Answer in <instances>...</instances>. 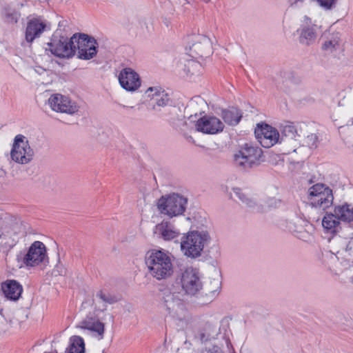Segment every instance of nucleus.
<instances>
[{"label":"nucleus","instance_id":"f257e3e1","mask_svg":"<svg viewBox=\"0 0 353 353\" xmlns=\"http://www.w3.org/2000/svg\"><path fill=\"white\" fill-rule=\"evenodd\" d=\"M150 275L157 281L166 280L174 273L172 254L164 250H149L145 258Z\"/></svg>","mask_w":353,"mask_h":353},{"label":"nucleus","instance_id":"f03ea898","mask_svg":"<svg viewBox=\"0 0 353 353\" xmlns=\"http://www.w3.org/2000/svg\"><path fill=\"white\" fill-rule=\"evenodd\" d=\"M210 239L205 230H194L183 236L181 241V250L187 257L195 259L201 255L205 245Z\"/></svg>","mask_w":353,"mask_h":353},{"label":"nucleus","instance_id":"7ed1b4c3","mask_svg":"<svg viewBox=\"0 0 353 353\" xmlns=\"http://www.w3.org/2000/svg\"><path fill=\"white\" fill-rule=\"evenodd\" d=\"M262 150L251 143H245L234 156L235 165L243 169L248 170L260 163Z\"/></svg>","mask_w":353,"mask_h":353},{"label":"nucleus","instance_id":"20e7f679","mask_svg":"<svg viewBox=\"0 0 353 353\" xmlns=\"http://www.w3.org/2000/svg\"><path fill=\"white\" fill-rule=\"evenodd\" d=\"M188 199L179 194H172L162 196L158 200L157 208L161 214L170 217L181 215L185 210Z\"/></svg>","mask_w":353,"mask_h":353},{"label":"nucleus","instance_id":"39448f33","mask_svg":"<svg viewBox=\"0 0 353 353\" xmlns=\"http://www.w3.org/2000/svg\"><path fill=\"white\" fill-rule=\"evenodd\" d=\"M71 43L74 46L77 57L82 60H90L97 53L98 43L95 39L83 33H76L71 37Z\"/></svg>","mask_w":353,"mask_h":353},{"label":"nucleus","instance_id":"423d86ee","mask_svg":"<svg viewBox=\"0 0 353 353\" xmlns=\"http://www.w3.org/2000/svg\"><path fill=\"white\" fill-rule=\"evenodd\" d=\"M33 157L34 151L27 137L21 134L16 135L10 150L11 159L17 163L25 165L29 163Z\"/></svg>","mask_w":353,"mask_h":353},{"label":"nucleus","instance_id":"0eeeda50","mask_svg":"<svg viewBox=\"0 0 353 353\" xmlns=\"http://www.w3.org/2000/svg\"><path fill=\"white\" fill-rule=\"evenodd\" d=\"M309 200L312 206L326 210L333 203L332 190L325 184L316 183L310 188Z\"/></svg>","mask_w":353,"mask_h":353},{"label":"nucleus","instance_id":"6e6552de","mask_svg":"<svg viewBox=\"0 0 353 353\" xmlns=\"http://www.w3.org/2000/svg\"><path fill=\"white\" fill-rule=\"evenodd\" d=\"M179 281L183 291L189 296L196 295L203 288L199 272L193 267H187L181 270Z\"/></svg>","mask_w":353,"mask_h":353},{"label":"nucleus","instance_id":"1a4fd4ad","mask_svg":"<svg viewBox=\"0 0 353 353\" xmlns=\"http://www.w3.org/2000/svg\"><path fill=\"white\" fill-rule=\"evenodd\" d=\"M105 310V305L103 307V308H97L96 305L94 310L92 312H89L85 315V316L79 323V324L77 325V327L83 330L89 331L99 340L103 339L105 333V325L99 320L97 312H102Z\"/></svg>","mask_w":353,"mask_h":353},{"label":"nucleus","instance_id":"9d476101","mask_svg":"<svg viewBox=\"0 0 353 353\" xmlns=\"http://www.w3.org/2000/svg\"><path fill=\"white\" fill-rule=\"evenodd\" d=\"M45 48L59 58L70 59L75 54V48L71 43V38L68 39L64 36L53 35Z\"/></svg>","mask_w":353,"mask_h":353},{"label":"nucleus","instance_id":"9b49d317","mask_svg":"<svg viewBox=\"0 0 353 353\" xmlns=\"http://www.w3.org/2000/svg\"><path fill=\"white\" fill-rule=\"evenodd\" d=\"M180 292L165 290L161 298L162 307L172 317H179L185 310L184 301Z\"/></svg>","mask_w":353,"mask_h":353},{"label":"nucleus","instance_id":"f8f14e48","mask_svg":"<svg viewBox=\"0 0 353 353\" xmlns=\"http://www.w3.org/2000/svg\"><path fill=\"white\" fill-rule=\"evenodd\" d=\"M48 103L53 111L70 115L77 113L79 109V106L75 101L61 94H52Z\"/></svg>","mask_w":353,"mask_h":353},{"label":"nucleus","instance_id":"ddd939ff","mask_svg":"<svg viewBox=\"0 0 353 353\" xmlns=\"http://www.w3.org/2000/svg\"><path fill=\"white\" fill-rule=\"evenodd\" d=\"M194 128L196 131L203 134H216L223 132L224 124L214 115H205L195 122Z\"/></svg>","mask_w":353,"mask_h":353},{"label":"nucleus","instance_id":"4468645a","mask_svg":"<svg viewBox=\"0 0 353 353\" xmlns=\"http://www.w3.org/2000/svg\"><path fill=\"white\" fill-rule=\"evenodd\" d=\"M47 257L46 247L39 241L33 242L23 258V263L27 267H35Z\"/></svg>","mask_w":353,"mask_h":353},{"label":"nucleus","instance_id":"2eb2a0df","mask_svg":"<svg viewBox=\"0 0 353 353\" xmlns=\"http://www.w3.org/2000/svg\"><path fill=\"white\" fill-rule=\"evenodd\" d=\"M255 136L263 148H269L278 143L279 133L276 129L268 125H257Z\"/></svg>","mask_w":353,"mask_h":353},{"label":"nucleus","instance_id":"dca6fc26","mask_svg":"<svg viewBox=\"0 0 353 353\" xmlns=\"http://www.w3.org/2000/svg\"><path fill=\"white\" fill-rule=\"evenodd\" d=\"M119 81L121 86L128 92H134L141 85L139 74L130 68H125L120 71Z\"/></svg>","mask_w":353,"mask_h":353},{"label":"nucleus","instance_id":"f3484780","mask_svg":"<svg viewBox=\"0 0 353 353\" xmlns=\"http://www.w3.org/2000/svg\"><path fill=\"white\" fill-rule=\"evenodd\" d=\"M316 28V26L312 25L311 19L305 17L304 23L296 30L300 43L310 46L314 43L317 37Z\"/></svg>","mask_w":353,"mask_h":353},{"label":"nucleus","instance_id":"a211bd4d","mask_svg":"<svg viewBox=\"0 0 353 353\" xmlns=\"http://www.w3.org/2000/svg\"><path fill=\"white\" fill-rule=\"evenodd\" d=\"M145 95L150 99V105L152 106L153 109H155L156 106H165L170 99L168 94L159 86L148 88Z\"/></svg>","mask_w":353,"mask_h":353},{"label":"nucleus","instance_id":"6ab92c4d","mask_svg":"<svg viewBox=\"0 0 353 353\" xmlns=\"http://www.w3.org/2000/svg\"><path fill=\"white\" fill-rule=\"evenodd\" d=\"M1 290L8 300L16 301L21 296L23 286L16 280L8 279L1 283Z\"/></svg>","mask_w":353,"mask_h":353},{"label":"nucleus","instance_id":"aec40b11","mask_svg":"<svg viewBox=\"0 0 353 353\" xmlns=\"http://www.w3.org/2000/svg\"><path fill=\"white\" fill-rule=\"evenodd\" d=\"M154 233L165 241H171L178 238L180 231L170 222L162 221L156 225Z\"/></svg>","mask_w":353,"mask_h":353},{"label":"nucleus","instance_id":"412c9836","mask_svg":"<svg viewBox=\"0 0 353 353\" xmlns=\"http://www.w3.org/2000/svg\"><path fill=\"white\" fill-rule=\"evenodd\" d=\"M46 28V24L39 19H32L27 24L26 40L32 43L36 38L41 36Z\"/></svg>","mask_w":353,"mask_h":353},{"label":"nucleus","instance_id":"4be33fe9","mask_svg":"<svg viewBox=\"0 0 353 353\" xmlns=\"http://www.w3.org/2000/svg\"><path fill=\"white\" fill-rule=\"evenodd\" d=\"M190 50L195 55L199 57L208 56L212 52V41L206 36H199L196 39V42L190 47Z\"/></svg>","mask_w":353,"mask_h":353},{"label":"nucleus","instance_id":"5701e85b","mask_svg":"<svg viewBox=\"0 0 353 353\" xmlns=\"http://www.w3.org/2000/svg\"><path fill=\"white\" fill-rule=\"evenodd\" d=\"M5 221L7 223L3 228V230L0 233V238L9 237L14 238L21 232V223L15 217L12 215H6Z\"/></svg>","mask_w":353,"mask_h":353},{"label":"nucleus","instance_id":"b1692460","mask_svg":"<svg viewBox=\"0 0 353 353\" xmlns=\"http://www.w3.org/2000/svg\"><path fill=\"white\" fill-rule=\"evenodd\" d=\"M179 68L183 71V75L188 78L199 76L203 70L201 64L194 59H186L181 61Z\"/></svg>","mask_w":353,"mask_h":353},{"label":"nucleus","instance_id":"393cba45","mask_svg":"<svg viewBox=\"0 0 353 353\" xmlns=\"http://www.w3.org/2000/svg\"><path fill=\"white\" fill-rule=\"evenodd\" d=\"M234 194L245 205L246 208L252 209L256 212H263V208L261 205H259L254 198L248 196L240 188H233Z\"/></svg>","mask_w":353,"mask_h":353},{"label":"nucleus","instance_id":"a878e982","mask_svg":"<svg viewBox=\"0 0 353 353\" xmlns=\"http://www.w3.org/2000/svg\"><path fill=\"white\" fill-rule=\"evenodd\" d=\"M334 212L343 222L353 221V205L345 203L334 207Z\"/></svg>","mask_w":353,"mask_h":353},{"label":"nucleus","instance_id":"bb28decb","mask_svg":"<svg viewBox=\"0 0 353 353\" xmlns=\"http://www.w3.org/2000/svg\"><path fill=\"white\" fill-rule=\"evenodd\" d=\"M322 225L327 232L335 233L340 228V219L334 212V214H326L323 219Z\"/></svg>","mask_w":353,"mask_h":353},{"label":"nucleus","instance_id":"cd10ccee","mask_svg":"<svg viewBox=\"0 0 353 353\" xmlns=\"http://www.w3.org/2000/svg\"><path fill=\"white\" fill-rule=\"evenodd\" d=\"M241 117V112L236 108H231L222 111L223 119L226 123L230 125H235L238 124Z\"/></svg>","mask_w":353,"mask_h":353},{"label":"nucleus","instance_id":"c85d7f7f","mask_svg":"<svg viewBox=\"0 0 353 353\" xmlns=\"http://www.w3.org/2000/svg\"><path fill=\"white\" fill-rule=\"evenodd\" d=\"M66 353H85V343L82 337L74 336L70 339Z\"/></svg>","mask_w":353,"mask_h":353},{"label":"nucleus","instance_id":"c756f323","mask_svg":"<svg viewBox=\"0 0 353 353\" xmlns=\"http://www.w3.org/2000/svg\"><path fill=\"white\" fill-rule=\"evenodd\" d=\"M221 288V283L218 279H214L209 281L205 286V294L208 297V301H212L215 299Z\"/></svg>","mask_w":353,"mask_h":353},{"label":"nucleus","instance_id":"7c9ffc66","mask_svg":"<svg viewBox=\"0 0 353 353\" xmlns=\"http://www.w3.org/2000/svg\"><path fill=\"white\" fill-rule=\"evenodd\" d=\"M96 297L104 303L102 308L106 304H114L119 301V297L114 294H112L106 290H101L96 293Z\"/></svg>","mask_w":353,"mask_h":353},{"label":"nucleus","instance_id":"2f4dec72","mask_svg":"<svg viewBox=\"0 0 353 353\" xmlns=\"http://www.w3.org/2000/svg\"><path fill=\"white\" fill-rule=\"evenodd\" d=\"M341 39L339 34L337 33L333 34L329 39L325 41L323 45V48L328 52H333L340 48Z\"/></svg>","mask_w":353,"mask_h":353},{"label":"nucleus","instance_id":"473e14b6","mask_svg":"<svg viewBox=\"0 0 353 353\" xmlns=\"http://www.w3.org/2000/svg\"><path fill=\"white\" fill-rule=\"evenodd\" d=\"M5 20L9 23H17L21 17L19 11L12 9H7L4 14Z\"/></svg>","mask_w":353,"mask_h":353},{"label":"nucleus","instance_id":"72a5a7b5","mask_svg":"<svg viewBox=\"0 0 353 353\" xmlns=\"http://www.w3.org/2000/svg\"><path fill=\"white\" fill-rule=\"evenodd\" d=\"M285 228L292 232H297V237L299 239H302L304 241H307L309 234L307 233L303 232L302 231H299L296 229V227L294 224V223L290 221L289 223H287V225H285Z\"/></svg>","mask_w":353,"mask_h":353},{"label":"nucleus","instance_id":"f704fd0d","mask_svg":"<svg viewBox=\"0 0 353 353\" xmlns=\"http://www.w3.org/2000/svg\"><path fill=\"white\" fill-rule=\"evenodd\" d=\"M338 0H316L318 4L325 10L335 8Z\"/></svg>","mask_w":353,"mask_h":353},{"label":"nucleus","instance_id":"c9c22d12","mask_svg":"<svg viewBox=\"0 0 353 353\" xmlns=\"http://www.w3.org/2000/svg\"><path fill=\"white\" fill-rule=\"evenodd\" d=\"M282 133L285 137L294 139L296 135V130L294 125L289 124L283 127Z\"/></svg>","mask_w":353,"mask_h":353},{"label":"nucleus","instance_id":"e433bc0d","mask_svg":"<svg viewBox=\"0 0 353 353\" xmlns=\"http://www.w3.org/2000/svg\"><path fill=\"white\" fill-rule=\"evenodd\" d=\"M305 143L310 148H315L317 146L318 137L315 134H311L305 138Z\"/></svg>","mask_w":353,"mask_h":353},{"label":"nucleus","instance_id":"4c0bfd02","mask_svg":"<svg viewBox=\"0 0 353 353\" xmlns=\"http://www.w3.org/2000/svg\"><path fill=\"white\" fill-rule=\"evenodd\" d=\"M6 215H9V214L5 213L0 210V233L2 232V231L3 230V228H5V225L7 223V221H5Z\"/></svg>","mask_w":353,"mask_h":353},{"label":"nucleus","instance_id":"58836bf2","mask_svg":"<svg viewBox=\"0 0 353 353\" xmlns=\"http://www.w3.org/2000/svg\"><path fill=\"white\" fill-rule=\"evenodd\" d=\"M203 353H222V351L219 347L214 345L212 347L206 350Z\"/></svg>","mask_w":353,"mask_h":353},{"label":"nucleus","instance_id":"ea45409f","mask_svg":"<svg viewBox=\"0 0 353 353\" xmlns=\"http://www.w3.org/2000/svg\"><path fill=\"white\" fill-rule=\"evenodd\" d=\"M305 0H288V2L292 6L299 7Z\"/></svg>","mask_w":353,"mask_h":353},{"label":"nucleus","instance_id":"a19ab883","mask_svg":"<svg viewBox=\"0 0 353 353\" xmlns=\"http://www.w3.org/2000/svg\"><path fill=\"white\" fill-rule=\"evenodd\" d=\"M279 203H280V201L274 198L270 199L268 201V205L270 207H276Z\"/></svg>","mask_w":353,"mask_h":353},{"label":"nucleus","instance_id":"79ce46f5","mask_svg":"<svg viewBox=\"0 0 353 353\" xmlns=\"http://www.w3.org/2000/svg\"><path fill=\"white\" fill-rule=\"evenodd\" d=\"M199 339L203 342L208 340V336L203 332H201L199 334Z\"/></svg>","mask_w":353,"mask_h":353},{"label":"nucleus","instance_id":"37998d69","mask_svg":"<svg viewBox=\"0 0 353 353\" xmlns=\"http://www.w3.org/2000/svg\"><path fill=\"white\" fill-rule=\"evenodd\" d=\"M176 1H177L179 3H181V4H182V5H185V4L188 3V2L187 1V0H176Z\"/></svg>","mask_w":353,"mask_h":353}]
</instances>
